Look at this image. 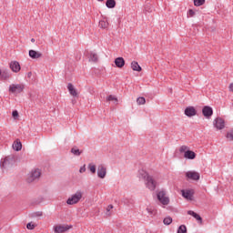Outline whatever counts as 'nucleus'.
<instances>
[{
  "label": "nucleus",
  "instance_id": "f257e3e1",
  "mask_svg": "<svg viewBox=\"0 0 233 233\" xmlns=\"http://www.w3.org/2000/svg\"><path fill=\"white\" fill-rule=\"evenodd\" d=\"M138 176L142 179L146 180V187L151 191L156 190V187H157V182L154 179V177L150 176L148 172L141 169L138 171Z\"/></svg>",
  "mask_w": 233,
  "mask_h": 233
},
{
  "label": "nucleus",
  "instance_id": "f03ea898",
  "mask_svg": "<svg viewBox=\"0 0 233 233\" xmlns=\"http://www.w3.org/2000/svg\"><path fill=\"white\" fill-rule=\"evenodd\" d=\"M83 198V192L81 191H76L74 195H72L67 200L66 204L67 205H77L78 201H81Z\"/></svg>",
  "mask_w": 233,
  "mask_h": 233
},
{
  "label": "nucleus",
  "instance_id": "7ed1b4c3",
  "mask_svg": "<svg viewBox=\"0 0 233 233\" xmlns=\"http://www.w3.org/2000/svg\"><path fill=\"white\" fill-rule=\"evenodd\" d=\"M157 198L158 199V201L161 203V205H168V203H170V198H168V197H167V192L164 190L158 191L157 194Z\"/></svg>",
  "mask_w": 233,
  "mask_h": 233
},
{
  "label": "nucleus",
  "instance_id": "20e7f679",
  "mask_svg": "<svg viewBox=\"0 0 233 233\" xmlns=\"http://www.w3.org/2000/svg\"><path fill=\"white\" fill-rule=\"evenodd\" d=\"M25 90V85L23 84H13L9 86V92L11 94H21Z\"/></svg>",
  "mask_w": 233,
  "mask_h": 233
},
{
  "label": "nucleus",
  "instance_id": "39448f33",
  "mask_svg": "<svg viewBox=\"0 0 233 233\" xmlns=\"http://www.w3.org/2000/svg\"><path fill=\"white\" fill-rule=\"evenodd\" d=\"M97 177L100 179H105L106 177V167L105 165H103V164L98 165Z\"/></svg>",
  "mask_w": 233,
  "mask_h": 233
},
{
  "label": "nucleus",
  "instance_id": "423d86ee",
  "mask_svg": "<svg viewBox=\"0 0 233 233\" xmlns=\"http://www.w3.org/2000/svg\"><path fill=\"white\" fill-rule=\"evenodd\" d=\"M41 177V170L35 169L31 172L30 177L27 178V183H32V181H35V179H39Z\"/></svg>",
  "mask_w": 233,
  "mask_h": 233
},
{
  "label": "nucleus",
  "instance_id": "0eeeda50",
  "mask_svg": "<svg viewBox=\"0 0 233 233\" xmlns=\"http://www.w3.org/2000/svg\"><path fill=\"white\" fill-rule=\"evenodd\" d=\"M202 114L204 117H206L207 119H210V117H212V115L214 114V110L209 106H205L202 108Z\"/></svg>",
  "mask_w": 233,
  "mask_h": 233
},
{
  "label": "nucleus",
  "instance_id": "6e6552de",
  "mask_svg": "<svg viewBox=\"0 0 233 233\" xmlns=\"http://www.w3.org/2000/svg\"><path fill=\"white\" fill-rule=\"evenodd\" d=\"M70 228H72V226L68 225H57L54 227L56 233H65L66 230H70Z\"/></svg>",
  "mask_w": 233,
  "mask_h": 233
},
{
  "label": "nucleus",
  "instance_id": "1a4fd4ad",
  "mask_svg": "<svg viewBox=\"0 0 233 233\" xmlns=\"http://www.w3.org/2000/svg\"><path fill=\"white\" fill-rule=\"evenodd\" d=\"M214 127L218 130H223V128H225V120L221 117H217L214 120Z\"/></svg>",
  "mask_w": 233,
  "mask_h": 233
},
{
  "label": "nucleus",
  "instance_id": "9d476101",
  "mask_svg": "<svg viewBox=\"0 0 233 233\" xmlns=\"http://www.w3.org/2000/svg\"><path fill=\"white\" fill-rule=\"evenodd\" d=\"M182 196L183 198H185V199H188L189 201H192V199H194V190L192 189H182L181 190Z\"/></svg>",
  "mask_w": 233,
  "mask_h": 233
},
{
  "label": "nucleus",
  "instance_id": "9b49d317",
  "mask_svg": "<svg viewBox=\"0 0 233 233\" xmlns=\"http://www.w3.org/2000/svg\"><path fill=\"white\" fill-rule=\"evenodd\" d=\"M186 177H187L188 179H192L193 181H199L200 175L196 171H187L186 173Z\"/></svg>",
  "mask_w": 233,
  "mask_h": 233
},
{
  "label": "nucleus",
  "instance_id": "f8f14e48",
  "mask_svg": "<svg viewBox=\"0 0 233 233\" xmlns=\"http://www.w3.org/2000/svg\"><path fill=\"white\" fill-rule=\"evenodd\" d=\"M185 114L187 116V117H192L198 114V111L196 108H194V106H188L185 109Z\"/></svg>",
  "mask_w": 233,
  "mask_h": 233
},
{
  "label": "nucleus",
  "instance_id": "ddd939ff",
  "mask_svg": "<svg viewBox=\"0 0 233 233\" xmlns=\"http://www.w3.org/2000/svg\"><path fill=\"white\" fill-rule=\"evenodd\" d=\"M10 68L13 72H19L21 70V65H19V62L17 61H12L10 63Z\"/></svg>",
  "mask_w": 233,
  "mask_h": 233
},
{
  "label": "nucleus",
  "instance_id": "4468645a",
  "mask_svg": "<svg viewBox=\"0 0 233 233\" xmlns=\"http://www.w3.org/2000/svg\"><path fill=\"white\" fill-rule=\"evenodd\" d=\"M29 57H31V59H39V57H43V54L31 49L29 50Z\"/></svg>",
  "mask_w": 233,
  "mask_h": 233
},
{
  "label": "nucleus",
  "instance_id": "2eb2a0df",
  "mask_svg": "<svg viewBox=\"0 0 233 233\" xmlns=\"http://www.w3.org/2000/svg\"><path fill=\"white\" fill-rule=\"evenodd\" d=\"M115 65L116 68H123L125 66V58L123 57H116L115 59Z\"/></svg>",
  "mask_w": 233,
  "mask_h": 233
},
{
  "label": "nucleus",
  "instance_id": "dca6fc26",
  "mask_svg": "<svg viewBox=\"0 0 233 233\" xmlns=\"http://www.w3.org/2000/svg\"><path fill=\"white\" fill-rule=\"evenodd\" d=\"M184 157L186 159H196V153L189 149V150L185 152Z\"/></svg>",
  "mask_w": 233,
  "mask_h": 233
},
{
  "label": "nucleus",
  "instance_id": "f3484780",
  "mask_svg": "<svg viewBox=\"0 0 233 233\" xmlns=\"http://www.w3.org/2000/svg\"><path fill=\"white\" fill-rule=\"evenodd\" d=\"M187 214L189 216H192L193 218H195V219H197V221H199V223H203V218H201V216H199V214H198L192 210L187 211Z\"/></svg>",
  "mask_w": 233,
  "mask_h": 233
},
{
  "label": "nucleus",
  "instance_id": "a211bd4d",
  "mask_svg": "<svg viewBox=\"0 0 233 233\" xmlns=\"http://www.w3.org/2000/svg\"><path fill=\"white\" fill-rule=\"evenodd\" d=\"M67 89L69 90V93L74 96V97H77V90H76V87H74V85H72L71 83H69L67 85Z\"/></svg>",
  "mask_w": 233,
  "mask_h": 233
},
{
  "label": "nucleus",
  "instance_id": "6ab92c4d",
  "mask_svg": "<svg viewBox=\"0 0 233 233\" xmlns=\"http://www.w3.org/2000/svg\"><path fill=\"white\" fill-rule=\"evenodd\" d=\"M13 148H14V150H15L16 152H19V150H21V148H23V144L21 143V141H19V139H16V140L13 143Z\"/></svg>",
  "mask_w": 233,
  "mask_h": 233
},
{
  "label": "nucleus",
  "instance_id": "aec40b11",
  "mask_svg": "<svg viewBox=\"0 0 233 233\" xmlns=\"http://www.w3.org/2000/svg\"><path fill=\"white\" fill-rule=\"evenodd\" d=\"M131 68L135 72H141L143 69L139 66V64L137 61L131 63Z\"/></svg>",
  "mask_w": 233,
  "mask_h": 233
},
{
  "label": "nucleus",
  "instance_id": "412c9836",
  "mask_svg": "<svg viewBox=\"0 0 233 233\" xmlns=\"http://www.w3.org/2000/svg\"><path fill=\"white\" fill-rule=\"evenodd\" d=\"M89 60L93 61V63H97V61L99 60V57L97 56V54L91 52L89 54Z\"/></svg>",
  "mask_w": 233,
  "mask_h": 233
},
{
  "label": "nucleus",
  "instance_id": "4be33fe9",
  "mask_svg": "<svg viewBox=\"0 0 233 233\" xmlns=\"http://www.w3.org/2000/svg\"><path fill=\"white\" fill-rule=\"evenodd\" d=\"M106 6L107 8H116V0H106Z\"/></svg>",
  "mask_w": 233,
  "mask_h": 233
},
{
  "label": "nucleus",
  "instance_id": "5701e85b",
  "mask_svg": "<svg viewBox=\"0 0 233 233\" xmlns=\"http://www.w3.org/2000/svg\"><path fill=\"white\" fill-rule=\"evenodd\" d=\"M87 168L91 172V174H96V167L95 164L93 163L88 164Z\"/></svg>",
  "mask_w": 233,
  "mask_h": 233
},
{
  "label": "nucleus",
  "instance_id": "b1692460",
  "mask_svg": "<svg viewBox=\"0 0 233 233\" xmlns=\"http://www.w3.org/2000/svg\"><path fill=\"white\" fill-rule=\"evenodd\" d=\"M100 28H108V22L106 20H100L99 21Z\"/></svg>",
  "mask_w": 233,
  "mask_h": 233
},
{
  "label": "nucleus",
  "instance_id": "393cba45",
  "mask_svg": "<svg viewBox=\"0 0 233 233\" xmlns=\"http://www.w3.org/2000/svg\"><path fill=\"white\" fill-rule=\"evenodd\" d=\"M81 152L77 147L71 148V153L74 154V156H81Z\"/></svg>",
  "mask_w": 233,
  "mask_h": 233
},
{
  "label": "nucleus",
  "instance_id": "a878e982",
  "mask_svg": "<svg viewBox=\"0 0 233 233\" xmlns=\"http://www.w3.org/2000/svg\"><path fill=\"white\" fill-rule=\"evenodd\" d=\"M195 6H203L205 5V0H194Z\"/></svg>",
  "mask_w": 233,
  "mask_h": 233
},
{
  "label": "nucleus",
  "instance_id": "bb28decb",
  "mask_svg": "<svg viewBox=\"0 0 233 233\" xmlns=\"http://www.w3.org/2000/svg\"><path fill=\"white\" fill-rule=\"evenodd\" d=\"M0 76H1L2 79L6 80V79H9V77H10V73H8V72H6V71H4L3 73H1Z\"/></svg>",
  "mask_w": 233,
  "mask_h": 233
},
{
  "label": "nucleus",
  "instance_id": "cd10ccee",
  "mask_svg": "<svg viewBox=\"0 0 233 233\" xmlns=\"http://www.w3.org/2000/svg\"><path fill=\"white\" fill-rule=\"evenodd\" d=\"M177 233H187V226L181 225L177 229Z\"/></svg>",
  "mask_w": 233,
  "mask_h": 233
},
{
  "label": "nucleus",
  "instance_id": "c85d7f7f",
  "mask_svg": "<svg viewBox=\"0 0 233 233\" xmlns=\"http://www.w3.org/2000/svg\"><path fill=\"white\" fill-rule=\"evenodd\" d=\"M106 101H115V105H117V97H116L115 96H108Z\"/></svg>",
  "mask_w": 233,
  "mask_h": 233
},
{
  "label": "nucleus",
  "instance_id": "c756f323",
  "mask_svg": "<svg viewBox=\"0 0 233 233\" xmlns=\"http://www.w3.org/2000/svg\"><path fill=\"white\" fill-rule=\"evenodd\" d=\"M137 105H145V103H147V100L145 99V97L140 96L137 99Z\"/></svg>",
  "mask_w": 233,
  "mask_h": 233
},
{
  "label": "nucleus",
  "instance_id": "7c9ffc66",
  "mask_svg": "<svg viewBox=\"0 0 233 233\" xmlns=\"http://www.w3.org/2000/svg\"><path fill=\"white\" fill-rule=\"evenodd\" d=\"M164 225H170L172 223V218L167 217L163 220Z\"/></svg>",
  "mask_w": 233,
  "mask_h": 233
},
{
  "label": "nucleus",
  "instance_id": "2f4dec72",
  "mask_svg": "<svg viewBox=\"0 0 233 233\" xmlns=\"http://www.w3.org/2000/svg\"><path fill=\"white\" fill-rule=\"evenodd\" d=\"M147 211L148 214H150V216H156V209H154V208H147Z\"/></svg>",
  "mask_w": 233,
  "mask_h": 233
},
{
  "label": "nucleus",
  "instance_id": "473e14b6",
  "mask_svg": "<svg viewBox=\"0 0 233 233\" xmlns=\"http://www.w3.org/2000/svg\"><path fill=\"white\" fill-rule=\"evenodd\" d=\"M36 225L35 224H32V222H29L26 225V228H28V230H34V228H35Z\"/></svg>",
  "mask_w": 233,
  "mask_h": 233
},
{
  "label": "nucleus",
  "instance_id": "72a5a7b5",
  "mask_svg": "<svg viewBox=\"0 0 233 233\" xmlns=\"http://www.w3.org/2000/svg\"><path fill=\"white\" fill-rule=\"evenodd\" d=\"M187 150H190V149L188 148V147H187V146H182V147H180V149H179V152H180L181 154H183V152H184V154H185V152H187Z\"/></svg>",
  "mask_w": 233,
  "mask_h": 233
},
{
  "label": "nucleus",
  "instance_id": "f704fd0d",
  "mask_svg": "<svg viewBox=\"0 0 233 233\" xmlns=\"http://www.w3.org/2000/svg\"><path fill=\"white\" fill-rule=\"evenodd\" d=\"M196 15V12L192 9H189L187 12V17H194Z\"/></svg>",
  "mask_w": 233,
  "mask_h": 233
},
{
  "label": "nucleus",
  "instance_id": "c9c22d12",
  "mask_svg": "<svg viewBox=\"0 0 233 233\" xmlns=\"http://www.w3.org/2000/svg\"><path fill=\"white\" fill-rule=\"evenodd\" d=\"M112 208H114V206L113 205H109L107 206L106 208V216H111L112 213H110V210H112Z\"/></svg>",
  "mask_w": 233,
  "mask_h": 233
},
{
  "label": "nucleus",
  "instance_id": "e433bc0d",
  "mask_svg": "<svg viewBox=\"0 0 233 233\" xmlns=\"http://www.w3.org/2000/svg\"><path fill=\"white\" fill-rule=\"evenodd\" d=\"M227 137L229 141H233V130L227 133Z\"/></svg>",
  "mask_w": 233,
  "mask_h": 233
},
{
  "label": "nucleus",
  "instance_id": "4c0bfd02",
  "mask_svg": "<svg viewBox=\"0 0 233 233\" xmlns=\"http://www.w3.org/2000/svg\"><path fill=\"white\" fill-rule=\"evenodd\" d=\"M80 174H83L84 172H86V165H84L79 169Z\"/></svg>",
  "mask_w": 233,
  "mask_h": 233
},
{
  "label": "nucleus",
  "instance_id": "58836bf2",
  "mask_svg": "<svg viewBox=\"0 0 233 233\" xmlns=\"http://www.w3.org/2000/svg\"><path fill=\"white\" fill-rule=\"evenodd\" d=\"M13 117H19V112L17 110L13 111L12 113Z\"/></svg>",
  "mask_w": 233,
  "mask_h": 233
},
{
  "label": "nucleus",
  "instance_id": "ea45409f",
  "mask_svg": "<svg viewBox=\"0 0 233 233\" xmlns=\"http://www.w3.org/2000/svg\"><path fill=\"white\" fill-rule=\"evenodd\" d=\"M145 10H146V12H152V7H150V5H147L145 6Z\"/></svg>",
  "mask_w": 233,
  "mask_h": 233
},
{
  "label": "nucleus",
  "instance_id": "a19ab883",
  "mask_svg": "<svg viewBox=\"0 0 233 233\" xmlns=\"http://www.w3.org/2000/svg\"><path fill=\"white\" fill-rule=\"evenodd\" d=\"M35 216H36L37 218H41V216H43V211L35 212Z\"/></svg>",
  "mask_w": 233,
  "mask_h": 233
},
{
  "label": "nucleus",
  "instance_id": "79ce46f5",
  "mask_svg": "<svg viewBox=\"0 0 233 233\" xmlns=\"http://www.w3.org/2000/svg\"><path fill=\"white\" fill-rule=\"evenodd\" d=\"M229 90H230V92H233V84L229 85Z\"/></svg>",
  "mask_w": 233,
  "mask_h": 233
},
{
  "label": "nucleus",
  "instance_id": "37998d69",
  "mask_svg": "<svg viewBox=\"0 0 233 233\" xmlns=\"http://www.w3.org/2000/svg\"><path fill=\"white\" fill-rule=\"evenodd\" d=\"M31 43H35V38H32V39H31Z\"/></svg>",
  "mask_w": 233,
  "mask_h": 233
},
{
  "label": "nucleus",
  "instance_id": "c03bdc74",
  "mask_svg": "<svg viewBox=\"0 0 233 233\" xmlns=\"http://www.w3.org/2000/svg\"><path fill=\"white\" fill-rule=\"evenodd\" d=\"M97 1L103 2V1H105V0H97Z\"/></svg>",
  "mask_w": 233,
  "mask_h": 233
},
{
  "label": "nucleus",
  "instance_id": "a18cd8bd",
  "mask_svg": "<svg viewBox=\"0 0 233 233\" xmlns=\"http://www.w3.org/2000/svg\"><path fill=\"white\" fill-rule=\"evenodd\" d=\"M0 76H1V70H0Z\"/></svg>",
  "mask_w": 233,
  "mask_h": 233
}]
</instances>
